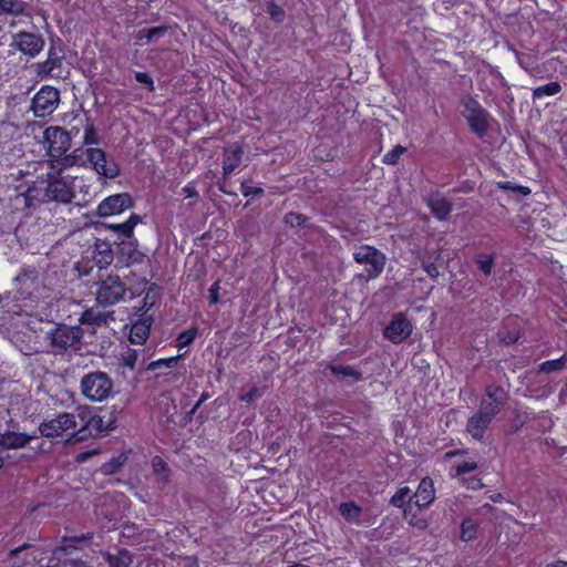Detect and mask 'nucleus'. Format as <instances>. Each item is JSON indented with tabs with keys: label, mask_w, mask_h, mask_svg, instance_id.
Returning <instances> with one entry per match:
<instances>
[{
	"label": "nucleus",
	"mask_w": 567,
	"mask_h": 567,
	"mask_svg": "<svg viewBox=\"0 0 567 567\" xmlns=\"http://www.w3.org/2000/svg\"><path fill=\"white\" fill-rule=\"evenodd\" d=\"M498 187L506 190H518L523 195L529 194V189L523 186L515 187L511 182L498 183Z\"/></svg>",
	"instance_id": "864d4df0"
},
{
	"label": "nucleus",
	"mask_w": 567,
	"mask_h": 567,
	"mask_svg": "<svg viewBox=\"0 0 567 567\" xmlns=\"http://www.w3.org/2000/svg\"><path fill=\"white\" fill-rule=\"evenodd\" d=\"M328 368L334 375L339 378H350L354 381H358L362 378L361 372L350 365L329 364Z\"/></svg>",
	"instance_id": "c85d7f7f"
},
{
	"label": "nucleus",
	"mask_w": 567,
	"mask_h": 567,
	"mask_svg": "<svg viewBox=\"0 0 567 567\" xmlns=\"http://www.w3.org/2000/svg\"><path fill=\"white\" fill-rule=\"evenodd\" d=\"M152 466H153L154 472L157 475L162 476V480H164V481L168 480L169 468H168L166 462H164V460L162 457H159V456L153 457Z\"/></svg>",
	"instance_id": "79ce46f5"
},
{
	"label": "nucleus",
	"mask_w": 567,
	"mask_h": 567,
	"mask_svg": "<svg viewBox=\"0 0 567 567\" xmlns=\"http://www.w3.org/2000/svg\"><path fill=\"white\" fill-rule=\"evenodd\" d=\"M44 142L48 145V154L52 158H59L71 147L65 130L58 126L47 127L43 132Z\"/></svg>",
	"instance_id": "9d476101"
},
{
	"label": "nucleus",
	"mask_w": 567,
	"mask_h": 567,
	"mask_svg": "<svg viewBox=\"0 0 567 567\" xmlns=\"http://www.w3.org/2000/svg\"><path fill=\"white\" fill-rule=\"evenodd\" d=\"M260 395H261L260 391L254 386L246 393L240 394L239 399L243 402L250 403V402H254L255 400H257L258 398H260Z\"/></svg>",
	"instance_id": "8fccbe9b"
},
{
	"label": "nucleus",
	"mask_w": 567,
	"mask_h": 567,
	"mask_svg": "<svg viewBox=\"0 0 567 567\" xmlns=\"http://www.w3.org/2000/svg\"><path fill=\"white\" fill-rule=\"evenodd\" d=\"M86 162L92 169L105 178H115L120 175V167L112 158H107L105 152L97 147H87L85 150Z\"/></svg>",
	"instance_id": "423d86ee"
},
{
	"label": "nucleus",
	"mask_w": 567,
	"mask_h": 567,
	"mask_svg": "<svg viewBox=\"0 0 567 567\" xmlns=\"http://www.w3.org/2000/svg\"><path fill=\"white\" fill-rule=\"evenodd\" d=\"M340 514L350 523H358L361 508L353 502L341 503L339 506Z\"/></svg>",
	"instance_id": "7c9ffc66"
},
{
	"label": "nucleus",
	"mask_w": 567,
	"mask_h": 567,
	"mask_svg": "<svg viewBox=\"0 0 567 567\" xmlns=\"http://www.w3.org/2000/svg\"><path fill=\"white\" fill-rule=\"evenodd\" d=\"M506 401L507 394L504 389L495 384H489L485 389L477 411L493 420L504 408Z\"/></svg>",
	"instance_id": "6e6552de"
},
{
	"label": "nucleus",
	"mask_w": 567,
	"mask_h": 567,
	"mask_svg": "<svg viewBox=\"0 0 567 567\" xmlns=\"http://www.w3.org/2000/svg\"><path fill=\"white\" fill-rule=\"evenodd\" d=\"M135 80L145 85L151 92L155 90L154 81L147 72H135Z\"/></svg>",
	"instance_id": "a18cd8bd"
},
{
	"label": "nucleus",
	"mask_w": 567,
	"mask_h": 567,
	"mask_svg": "<svg viewBox=\"0 0 567 567\" xmlns=\"http://www.w3.org/2000/svg\"><path fill=\"white\" fill-rule=\"evenodd\" d=\"M411 489L408 486L399 488V491L391 497L390 504L394 507L403 508L406 504V499L412 497L410 496Z\"/></svg>",
	"instance_id": "ea45409f"
},
{
	"label": "nucleus",
	"mask_w": 567,
	"mask_h": 567,
	"mask_svg": "<svg viewBox=\"0 0 567 567\" xmlns=\"http://www.w3.org/2000/svg\"><path fill=\"white\" fill-rule=\"evenodd\" d=\"M244 155L243 148L237 144H231L225 147L223 172L227 176L231 174L240 164Z\"/></svg>",
	"instance_id": "412c9836"
},
{
	"label": "nucleus",
	"mask_w": 567,
	"mask_h": 567,
	"mask_svg": "<svg viewBox=\"0 0 567 567\" xmlns=\"http://www.w3.org/2000/svg\"><path fill=\"white\" fill-rule=\"evenodd\" d=\"M66 567H93L84 560L72 559L66 564Z\"/></svg>",
	"instance_id": "bf43d9fd"
},
{
	"label": "nucleus",
	"mask_w": 567,
	"mask_h": 567,
	"mask_svg": "<svg viewBox=\"0 0 567 567\" xmlns=\"http://www.w3.org/2000/svg\"><path fill=\"white\" fill-rule=\"evenodd\" d=\"M560 91H561V85L558 82H556V81L549 82L547 84L535 87L533 90V99L539 100V99H543L544 96L556 95Z\"/></svg>",
	"instance_id": "c756f323"
},
{
	"label": "nucleus",
	"mask_w": 567,
	"mask_h": 567,
	"mask_svg": "<svg viewBox=\"0 0 567 567\" xmlns=\"http://www.w3.org/2000/svg\"><path fill=\"white\" fill-rule=\"evenodd\" d=\"M60 101L59 91L45 85L32 99V111L38 117H44L55 111Z\"/></svg>",
	"instance_id": "1a4fd4ad"
},
{
	"label": "nucleus",
	"mask_w": 567,
	"mask_h": 567,
	"mask_svg": "<svg viewBox=\"0 0 567 567\" xmlns=\"http://www.w3.org/2000/svg\"><path fill=\"white\" fill-rule=\"evenodd\" d=\"M306 220L307 218L303 215L297 213H288L285 216V223L291 227L301 226Z\"/></svg>",
	"instance_id": "49530a36"
},
{
	"label": "nucleus",
	"mask_w": 567,
	"mask_h": 567,
	"mask_svg": "<svg viewBox=\"0 0 567 567\" xmlns=\"http://www.w3.org/2000/svg\"><path fill=\"white\" fill-rule=\"evenodd\" d=\"M80 322L87 324H101L106 322V316L100 311L89 309L82 313Z\"/></svg>",
	"instance_id": "e433bc0d"
},
{
	"label": "nucleus",
	"mask_w": 567,
	"mask_h": 567,
	"mask_svg": "<svg viewBox=\"0 0 567 567\" xmlns=\"http://www.w3.org/2000/svg\"><path fill=\"white\" fill-rule=\"evenodd\" d=\"M183 193L186 195L187 198L197 197L198 193L194 185L188 184L183 188Z\"/></svg>",
	"instance_id": "4d7b16f0"
},
{
	"label": "nucleus",
	"mask_w": 567,
	"mask_h": 567,
	"mask_svg": "<svg viewBox=\"0 0 567 567\" xmlns=\"http://www.w3.org/2000/svg\"><path fill=\"white\" fill-rule=\"evenodd\" d=\"M406 152V148L398 145L383 156V163L389 165H395L400 157Z\"/></svg>",
	"instance_id": "37998d69"
},
{
	"label": "nucleus",
	"mask_w": 567,
	"mask_h": 567,
	"mask_svg": "<svg viewBox=\"0 0 567 567\" xmlns=\"http://www.w3.org/2000/svg\"><path fill=\"white\" fill-rule=\"evenodd\" d=\"M219 189L225 193V194H230L227 189H226V179L224 178L220 183H219Z\"/></svg>",
	"instance_id": "0e129e2a"
},
{
	"label": "nucleus",
	"mask_w": 567,
	"mask_h": 567,
	"mask_svg": "<svg viewBox=\"0 0 567 567\" xmlns=\"http://www.w3.org/2000/svg\"><path fill=\"white\" fill-rule=\"evenodd\" d=\"M177 361H178L177 357L152 361L147 365V370L153 371V372L164 373L165 370L172 369L177 363Z\"/></svg>",
	"instance_id": "f704fd0d"
},
{
	"label": "nucleus",
	"mask_w": 567,
	"mask_h": 567,
	"mask_svg": "<svg viewBox=\"0 0 567 567\" xmlns=\"http://www.w3.org/2000/svg\"><path fill=\"white\" fill-rule=\"evenodd\" d=\"M493 420L480 411L474 413L467 421L466 430L476 440H481L484 436L485 430L488 427Z\"/></svg>",
	"instance_id": "5701e85b"
},
{
	"label": "nucleus",
	"mask_w": 567,
	"mask_h": 567,
	"mask_svg": "<svg viewBox=\"0 0 567 567\" xmlns=\"http://www.w3.org/2000/svg\"><path fill=\"white\" fill-rule=\"evenodd\" d=\"M462 114L467 120L471 130L480 137L488 131V113L472 96L465 95L461 100Z\"/></svg>",
	"instance_id": "39448f33"
},
{
	"label": "nucleus",
	"mask_w": 567,
	"mask_h": 567,
	"mask_svg": "<svg viewBox=\"0 0 567 567\" xmlns=\"http://www.w3.org/2000/svg\"><path fill=\"white\" fill-rule=\"evenodd\" d=\"M209 398V394L207 392H204L197 403L195 404V409H198L207 399Z\"/></svg>",
	"instance_id": "680f3d73"
},
{
	"label": "nucleus",
	"mask_w": 567,
	"mask_h": 567,
	"mask_svg": "<svg viewBox=\"0 0 567 567\" xmlns=\"http://www.w3.org/2000/svg\"><path fill=\"white\" fill-rule=\"evenodd\" d=\"M45 179H48L49 202L62 204L72 202L74 192L69 181L58 177L55 174H48Z\"/></svg>",
	"instance_id": "4468645a"
},
{
	"label": "nucleus",
	"mask_w": 567,
	"mask_h": 567,
	"mask_svg": "<svg viewBox=\"0 0 567 567\" xmlns=\"http://www.w3.org/2000/svg\"><path fill=\"white\" fill-rule=\"evenodd\" d=\"M422 266H423V269L426 271V274L431 278L435 279V278L439 277L440 271H439V268L436 267L435 264H433V262H423Z\"/></svg>",
	"instance_id": "5fc2aeb1"
},
{
	"label": "nucleus",
	"mask_w": 567,
	"mask_h": 567,
	"mask_svg": "<svg viewBox=\"0 0 567 567\" xmlns=\"http://www.w3.org/2000/svg\"><path fill=\"white\" fill-rule=\"evenodd\" d=\"M352 256L355 262L365 266V278L368 280L378 278L386 262L385 255L370 245L358 246Z\"/></svg>",
	"instance_id": "20e7f679"
},
{
	"label": "nucleus",
	"mask_w": 567,
	"mask_h": 567,
	"mask_svg": "<svg viewBox=\"0 0 567 567\" xmlns=\"http://www.w3.org/2000/svg\"><path fill=\"white\" fill-rule=\"evenodd\" d=\"M489 498L493 501V502H501L503 499V496L502 494L497 493V494H493L489 496Z\"/></svg>",
	"instance_id": "e2e57ef3"
},
{
	"label": "nucleus",
	"mask_w": 567,
	"mask_h": 567,
	"mask_svg": "<svg viewBox=\"0 0 567 567\" xmlns=\"http://www.w3.org/2000/svg\"><path fill=\"white\" fill-rule=\"evenodd\" d=\"M413 331L411 321L402 312L395 313L390 323L384 328V337L392 343H401Z\"/></svg>",
	"instance_id": "ddd939ff"
},
{
	"label": "nucleus",
	"mask_w": 567,
	"mask_h": 567,
	"mask_svg": "<svg viewBox=\"0 0 567 567\" xmlns=\"http://www.w3.org/2000/svg\"><path fill=\"white\" fill-rule=\"evenodd\" d=\"M11 47L25 55L35 56L43 50L44 40L35 33L19 32L12 37Z\"/></svg>",
	"instance_id": "2eb2a0df"
},
{
	"label": "nucleus",
	"mask_w": 567,
	"mask_h": 567,
	"mask_svg": "<svg viewBox=\"0 0 567 567\" xmlns=\"http://www.w3.org/2000/svg\"><path fill=\"white\" fill-rule=\"evenodd\" d=\"M219 281L214 282L209 288V301L210 303H217L219 300Z\"/></svg>",
	"instance_id": "6e6d98bb"
},
{
	"label": "nucleus",
	"mask_w": 567,
	"mask_h": 567,
	"mask_svg": "<svg viewBox=\"0 0 567 567\" xmlns=\"http://www.w3.org/2000/svg\"><path fill=\"white\" fill-rule=\"evenodd\" d=\"M426 204L430 207V209L435 218H437L439 220H447L449 219L452 208H453V205L449 198H446L445 196H443L441 194L435 193V194H431L426 198Z\"/></svg>",
	"instance_id": "6ab92c4d"
},
{
	"label": "nucleus",
	"mask_w": 567,
	"mask_h": 567,
	"mask_svg": "<svg viewBox=\"0 0 567 567\" xmlns=\"http://www.w3.org/2000/svg\"><path fill=\"white\" fill-rule=\"evenodd\" d=\"M35 73L40 79L62 78V55L55 48L48 52V59L34 64Z\"/></svg>",
	"instance_id": "dca6fc26"
},
{
	"label": "nucleus",
	"mask_w": 567,
	"mask_h": 567,
	"mask_svg": "<svg viewBox=\"0 0 567 567\" xmlns=\"http://www.w3.org/2000/svg\"><path fill=\"white\" fill-rule=\"evenodd\" d=\"M105 560L110 567H128L132 563V556L126 549H121L116 554H104Z\"/></svg>",
	"instance_id": "cd10ccee"
},
{
	"label": "nucleus",
	"mask_w": 567,
	"mask_h": 567,
	"mask_svg": "<svg viewBox=\"0 0 567 567\" xmlns=\"http://www.w3.org/2000/svg\"><path fill=\"white\" fill-rule=\"evenodd\" d=\"M137 360V353L135 350L128 349L125 351L121 357V364L123 367L128 368L130 370H133L135 368Z\"/></svg>",
	"instance_id": "c03bdc74"
},
{
	"label": "nucleus",
	"mask_w": 567,
	"mask_h": 567,
	"mask_svg": "<svg viewBox=\"0 0 567 567\" xmlns=\"http://www.w3.org/2000/svg\"><path fill=\"white\" fill-rule=\"evenodd\" d=\"M196 333H197L196 329H189V330L183 331L178 336L179 346L186 347V346L190 344L195 340Z\"/></svg>",
	"instance_id": "de8ad7c7"
},
{
	"label": "nucleus",
	"mask_w": 567,
	"mask_h": 567,
	"mask_svg": "<svg viewBox=\"0 0 567 567\" xmlns=\"http://www.w3.org/2000/svg\"><path fill=\"white\" fill-rule=\"evenodd\" d=\"M33 437L34 436L27 435L24 433L7 431L4 433H0V449H6V450L21 449V447L27 446Z\"/></svg>",
	"instance_id": "4be33fe9"
},
{
	"label": "nucleus",
	"mask_w": 567,
	"mask_h": 567,
	"mask_svg": "<svg viewBox=\"0 0 567 567\" xmlns=\"http://www.w3.org/2000/svg\"><path fill=\"white\" fill-rule=\"evenodd\" d=\"M75 415L72 413H60L54 419L43 421L39 425L41 435L47 437L59 436L63 432L76 427Z\"/></svg>",
	"instance_id": "f8f14e48"
},
{
	"label": "nucleus",
	"mask_w": 567,
	"mask_h": 567,
	"mask_svg": "<svg viewBox=\"0 0 567 567\" xmlns=\"http://www.w3.org/2000/svg\"><path fill=\"white\" fill-rule=\"evenodd\" d=\"M481 486H482L481 480H474L472 487L475 488V487H481Z\"/></svg>",
	"instance_id": "774afa93"
},
{
	"label": "nucleus",
	"mask_w": 567,
	"mask_h": 567,
	"mask_svg": "<svg viewBox=\"0 0 567 567\" xmlns=\"http://www.w3.org/2000/svg\"><path fill=\"white\" fill-rule=\"evenodd\" d=\"M6 320V318H3ZM41 319L28 312H14L10 316L7 332L10 342L23 354L31 355L42 351L38 341V332L41 330Z\"/></svg>",
	"instance_id": "f257e3e1"
},
{
	"label": "nucleus",
	"mask_w": 567,
	"mask_h": 567,
	"mask_svg": "<svg viewBox=\"0 0 567 567\" xmlns=\"http://www.w3.org/2000/svg\"><path fill=\"white\" fill-rule=\"evenodd\" d=\"M9 213H20L32 209L23 187L8 190V196L2 199Z\"/></svg>",
	"instance_id": "a211bd4d"
},
{
	"label": "nucleus",
	"mask_w": 567,
	"mask_h": 567,
	"mask_svg": "<svg viewBox=\"0 0 567 567\" xmlns=\"http://www.w3.org/2000/svg\"><path fill=\"white\" fill-rule=\"evenodd\" d=\"M32 546H33V545H32V544H30V543H24L23 545H21V546L17 547V548H14V549H12V550L10 551V556H11V557H17L19 554H21L22 551H24V550H27V549L31 548Z\"/></svg>",
	"instance_id": "13d9d810"
},
{
	"label": "nucleus",
	"mask_w": 567,
	"mask_h": 567,
	"mask_svg": "<svg viewBox=\"0 0 567 567\" xmlns=\"http://www.w3.org/2000/svg\"><path fill=\"white\" fill-rule=\"evenodd\" d=\"M143 218L140 215L132 214L130 218L121 224H111L109 225V229L120 235L122 238L121 244H124V239L133 238V230L136 225L141 224Z\"/></svg>",
	"instance_id": "393cba45"
},
{
	"label": "nucleus",
	"mask_w": 567,
	"mask_h": 567,
	"mask_svg": "<svg viewBox=\"0 0 567 567\" xmlns=\"http://www.w3.org/2000/svg\"><path fill=\"white\" fill-rule=\"evenodd\" d=\"M240 189H241V194L245 197L258 196V195H261L264 193L262 188H260V187H252V186L247 185L246 183H241Z\"/></svg>",
	"instance_id": "3c124183"
},
{
	"label": "nucleus",
	"mask_w": 567,
	"mask_h": 567,
	"mask_svg": "<svg viewBox=\"0 0 567 567\" xmlns=\"http://www.w3.org/2000/svg\"><path fill=\"white\" fill-rule=\"evenodd\" d=\"M73 122H79L80 125L83 126V132H84L83 141H82L83 145L91 146V145H96L100 143V137H99L97 131L89 116H86L85 114L74 115Z\"/></svg>",
	"instance_id": "b1692460"
},
{
	"label": "nucleus",
	"mask_w": 567,
	"mask_h": 567,
	"mask_svg": "<svg viewBox=\"0 0 567 567\" xmlns=\"http://www.w3.org/2000/svg\"><path fill=\"white\" fill-rule=\"evenodd\" d=\"M125 287L117 276H109L99 282L96 301L102 306H111L121 301L125 295Z\"/></svg>",
	"instance_id": "0eeeda50"
},
{
	"label": "nucleus",
	"mask_w": 567,
	"mask_h": 567,
	"mask_svg": "<svg viewBox=\"0 0 567 567\" xmlns=\"http://www.w3.org/2000/svg\"><path fill=\"white\" fill-rule=\"evenodd\" d=\"M151 331V319L143 318L141 320L135 321L132 324L130 331V341L132 343L142 344L146 341Z\"/></svg>",
	"instance_id": "bb28decb"
},
{
	"label": "nucleus",
	"mask_w": 567,
	"mask_h": 567,
	"mask_svg": "<svg viewBox=\"0 0 567 567\" xmlns=\"http://www.w3.org/2000/svg\"><path fill=\"white\" fill-rule=\"evenodd\" d=\"M83 337V330L78 326L54 324L45 332L47 353L59 355L73 348Z\"/></svg>",
	"instance_id": "f03ea898"
},
{
	"label": "nucleus",
	"mask_w": 567,
	"mask_h": 567,
	"mask_svg": "<svg viewBox=\"0 0 567 567\" xmlns=\"http://www.w3.org/2000/svg\"><path fill=\"white\" fill-rule=\"evenodd\" d=\"M97 265L102 268L110 265L113 261V254L107 245L102 244L97 246V254L95 255Z\"/></svg>",
	"instance_id": "58836bf2"
},
{
	"label": "nucleus",
	"mask_w": 567,
	"mask_h": 567,
	"mask_svg": "<svg viewBox=\"0 0 567 567\" xmlns=\"http://www.w3.org/2000/svg\"><path fill=\"white\" fill-rule=\"evenodd\" d=\"M91 538H92L91 534H83L81 536L70 538V540L71 542H86V540H90Z\"/></svg>",
	"instance_id": "052dcab7"
},
{
	"label": "nucleus",
	"mask_w": 567,
	"mask_h": 567,
	"mask_svg": "<svg viewBox=\"0 0 567 567\" xmlns=\"http://www.w3.org/2000/svg\"><path fill=\"white\" fill-rule=\"evenodd\" d=\"M167 31V27H154L150 29H141L137 31L136 39L143 40L146 39L147 42L157 41L161 37H163Z\"/></svg>",
	"instance_id": "2f4dec72"
},
{
	"label": "nucleus",
	"mask_w": 567,
	"mask_h": 567,
	"mask_svg": "<svg viewBox=\"0 0 567 567\" xmlns=\"http://www.w3.org/2000/svg\"><path fill=\"white\" fill-rule=\"evenodd\" d=\"M414 525L417 526L419 528H424L426 526V523H425V520L420 519V520L415 522Z\"/></svg>",
	"instance_id": "338daca9"
},
{
	"label": "nucleus",
	"mask_w": 567,
	"mask_h": 567,
	"mask_svg": "<svg viewBox=\"0 0 567 567\" xmlns=\"http://www.w3.org/2000/svg\"><path fill=\"white\" fill-rule=\"evenodd\" d=\"M83 131V126L80 125L79 122H71L69 130H65L66 134L69 135V141L71 142L72 138L76 137L80 132Z\"/></svg>",
	"instance_id": "603ef678"
},
{
	"label": "nucleus",
	"mask_w": 567,
	"mask_h": 567,
	"mask_svg": "<svg viewBox=\"0 0 567 567\" xmlns=\"http://www.w3.org/2000/svg\"><path fill=\"white\" fill-rule=\"evenodd\" d=\"M133 199L127 193H120L104 198L97 206V215L101 217H110L118 215L126 209L133 207Z\"/></svg>",
	"instance_id": "9b49d317"
},
{
	"label": "nucleus",
	"mask_w": 567,
	"mask_h": 567,
	"mask_svg": "<svg viewBox=\"0 0 567 567\" xmlns=\"http://www.w3.org/2000/svg\"><path fill=\"white\" fill-rule=\"evenodd\" d=\"M24 11V6L19 0H0V14L10 13L19 16Z\"/></svg>",
	"instance_id": "72a5a7b5"
},
{
	"label": "nucleus",
	"mask_w": 567,
	"mask_h": 567,
	"mask_svg": "<svg viewBox=\"0 0 567 567\" xmlns=\"http://www.w3.org/2000/svg\"><path fill=\"white\" fill-rule=\"evenodd\" d=\"M116 416L114 412H110L109 416L106 415H94L86 422V427L92 431H96L97 433L109 432L115 427Z\"/></svg>",
	"instance_id": "a878e982"
},
{
	"label": "nucleus",
	"mask_w": 567,
	"mask_h": 567,
	"mask_svg": "<svg viewBox=\"0 0 567 567\" xmlns=\"http://www.w3.org/2000/svg\"><path fill=\"white\" fill-rule=\"evenodd\" d=\"M414 504L419 508L427 507L435 499V489L431 478H423L413 495Z\"/></svg>",
	"instance_id": "aec40b11"
},
{
	"label": "nucleus",
	"mask_w": 567,
	"mask_h": 567,
	"mask_svg": "<svg viewBox=\"0 0 567 567\" xmlns=\"http://www.w3.org/2000/svg\"><path fill=\"white\" fill-rule=\"evenodd\" d=\"M32 209L39 205L49 203L48 179L39 177L31 185L23 187Z\"/></svg>",
	"instance_id": "f3484780"
},
{
	"label": "nucleus",
	"mask_w": 567,
	"mask_h": 567,
	"mask_svg": "<svg viewBox=\"0 0 567 567\" xmlns=\"http://www.w3.org/2000/svg\"><path fill=\"white\" fill-rule=\"evenodd\" d=\"M478 524L472 519L471 517H467L463 519L461 525V538L464 542H470L474 539L476 532H477Z\"/></svg>",
	"instance_id": "473e14b6"
},
{
	"label": "nucleus",
	"mask_w": 567,
	"mask_h": 567,
	"mask_svg": "<svg viewBox=\"0 0 567 567\" xmlns=\"http://www.w3.org/2000/svg\"><path fill=\"white\" fill-rule=\"evenodd\" d=\"M80 389L91 402H104L114 394V384L106 372L93 371L82 377Z\"/></svg>",
	"instance_id": "7ed1b4c3"
},
{
	"label": "nucleus",
	"mask_w": 567,
	"mask_h": 567,
	"mask_svg": "<svg viewBox=\"0 0 567 567\" xmlns=\"http://www.w3.org/2000/svg\"><path fill=\"white\" fill-rule=\"evenodd\" d=\"M90 454L91 453H81V454L78 455L76 460L79 462H83V461H85L90 456Z\"/></svg>",
	"instance_id": "69168bd1"
},
{
	"label": "nucleus",
	"mask_w": 567,
	"mask_h": 567,
	"mask_svg": "<svg viewBox=\"0 0 567 567\" xmlns=\"http://www.w3.org/2000/svg\"><path fill=\"white\" fill-rule=\"evenodd\" d=\"M478 270L486 277L491 276L494 267V257L488 254H480L476 257Z\"/></svg>",
	"instance_id": "c9c22d12"
},
{
	"label": "nucleus",
	"mask_w": 567,
	"mask_h": 567,
	"mask_svg": "<svg viewBox=\"0 0 567 567\" xmlns=\"http://www.w3.org/2000/svg\"><path fill=\"white\" fill-rule=\"evenodd\" d=\"M477 468V463L474 461H464L456 466V474L462 475Z\"/></svg>",
	"instance_id": "09e8293b"
},
{
	"label": "nucleus",
	"mask_w": 567,
	"mask_h": 567,
	"mask_svg": "<svg viewBox=\"0 0 567 567\" xmlns=\"http://www.w3.org/2000/svg\"><path fill=\"white\" fill-rule=\"evenodd\" d=\"M266 12L269 14L270 19L277 23L282 22L286 17L284 8L278 6L274 0L267 2Z\"/></svg>",
	"instance_id": "a19ab883"
},
{
	"label": "nucleus",
	"mask_w": 567,
	"mask_h": 567,
	"mask_svg": "<svg viewBox=\"0 0 567 567\" xmlns=\"http://www.w3.org/2000/svg\"><path fill=\"white\" fill-rule=\"evenodd\" d=\"M565 363H566V357L563 355L558 359L548 360V361L543 362L539 365L538 370H539V372L551 373V372L563 370L565 368Z\"/></svg>",
	"instance_id": "4c0bfd02"
}]
</instances>
